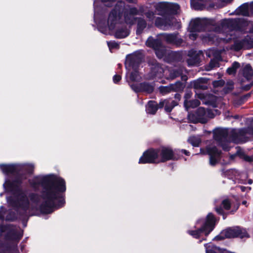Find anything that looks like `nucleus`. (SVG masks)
<instances>
[{"label": "nucleus", "mask_w": 253, "mask_h": 253, "mask_svg": "<svg viewBox=\"0 0 253 253\" xmlns=\"http://www.w3.org/2000/svg\"><path fill=\"white\" fill-rule=\"evenodd\" d=\"M30 183L34 189L42 186V198L35 194L27 197L25 193L18 191L13 198H7V202L21 213L38 210L49 213L52 211L53 208L63 205L64 200L61 193L65 191L66 185L62 178L53 174L40 175L30 180Z\"/></svg>", "instance_id": "nucleus-1"}, {"label": "nucleus", "mask_w": 253, "mask_h": 253, "mask_svg": "<svg viewBox=\"0 0 253 253\" xmlns=\"http://www.w3.org/2000/svg\"><path fill=\"white\" fill-rule=\"evenodd\" d=\"M97 0L94 1V21L97 25L98 30L101 33L107 35L115 32V36L117 38H124L129 35V32L125 27H121V17L124 14V19L126 23L132 24L135 21L134 15L137 13L135 8H130L126 5L124 3L118 0L114 8L110 13L107 24L102 15L97 12L96 7Z\"/></svg>", "instance_id": "nucleus-2"}, {"label": "nucleus", "mask_w": 253, "mask_h": 253, "mask_svg": "<svg viewBox=\"0 0 253 253\" xmlns=\"http://www.w3.org/2000/svg\"><path fill=\"white\" fill-rule=\"evenodd\" d=\"M250 129H242L239 130L233 129L228 131L225 129H217L214 131V138L221 146L224 150H228V137L236 143H239L243 141L244 136L247 133H253Z\"/></svg>", "instance_id": "nucleus-3"}, {"label": "nucleus", "mask_w": 253, "mask_h": 253, "mask_svg": "<svg viewBox=\"0 0 253 253\" xmlns=\"http://www.w3.org/2000/svg\"><path fill=\"white\" fill-rule=\"evenodd\" d=\"M241 21L238 19H224L222 21L221 23L222 33H219L217 36L218 39L216 38L217 34L216 32H211L210 33L207 34V36H205L203 38V41L205 42H215L214 39L216 38V40L217 42L223 41L224 42H228L231 38V34H230L229 37H226V38H223L222 36L224 34H226L229 32H231L232 30L238 28L239 25Z\"/></svg>", "instance_id": "nucleus-4"}, {"label": "nucleus", "mask_w": 253, "mask_h": 253, "mask_svg": "<svg viewBox=\"0 0 253 253\" xmlns=\"http://www.w3.org/2000/svg\"><path fill=\"white\" fill-rule=\"evenodd\" d=\"M160 39H153L149 38L146 42L148 46L153 48L156 51V54L159 58H162L164 52L162 50V41H165L168 43L179 45L182 42L181 39L176 34H162L160 35Z\"/></svg>", "instance_id": "nucleus-5"}, {"label": "nucleus", "mask_w": 253, "mask_h": 253, "mask_svg": "<svg viewBox=\"0 0 253 253\" xmlns=\"http://www.w3.org/2000/svg\"><path fill=\"white\" fill-rule=\"evenodd\" d=\"M140 63V58L136 54H131L126 57L125 63L127 70L126 77L129 79L128 82L130 86L131 84L138 86V85L132 84V83L138 82L141 80V76L137 71L138 65Z\"/></svg>", "instance_id": "nucleus-6"}, {"label": "nucleus", "mask_w": 253, "mask_h": 253, "mask_svg": "<svg viewBox=\"0 0 253 253\" xmlns=\"http://www.w3.org/2000/svg\"><path fill=\"white\" fill-rule=\"evenodd\" d=\"M215 219L211 213H209L205 220L199 219L197 221L195 230H190L188 233L194 238H198L202 233L208 235L213 229Z\"/></svg>", "instance_id": "nucleus-7"}, {"label": "nucleus", "mask_w": 253, "mask_h": 253, "mask_svg": "<svg viewBox=\"0 0 253 253\" xmlns=\"http://www.w3.org/2000/svg\"><path fill=\"white\" fill-rule=\"evenodd\" d=\"M177 105V102L171 100H165L160 102L159 106L157 103L153 101H150L146 106V112L148 114H154L158 108L165 107L167 112H170L172 108Z\"/></svg>", "instance_id": "nucleus-8"}, {"label": "nucleus", "mask_w": 253, "mask_h": 253, "mask_svg": "<svg viewBox=\"0 0 253 253\" xmlns=\"http://www.w3.org/2000/svg\"><path fill=\"white\" fill-rule=\"evenodd\" d=\"M248 234L246 230L238 226L232 228H229L223 230L220 235L215 237L216 240L223 239L225 238H231L235 237H240L243 238L248 237Z\"/></svg>", "instance_id": "nucleus-9"}, {"label": "nucleus", "mask_w": 253, "mask_h": 253, "mask_svg": "<svg viewBox=\"0 0 253 253\" xmlns=\"http://www.w3.org/2000/svg\"><path fill=\"white\" fill-rule=\"evenodd\" d=\"M34 169V166L32 164H28L24 165L20 164H11L5 165L0 164V169L2 173L5 175L13 174L15 172L24 169L28 172L31 173Z\"/></svg>", "instance_id": "nucleus-10"}, {"label": "nucleus", "mask_w": 253, "mask_h": 253, "mask_svg": "<svg viewBox=\"0 0 253 253\" xmlns=\"http://www.w3.org/2000/svg\"><path fill=\"white\" fill-rule=\"evenodd\" d=\"M160 162L158 149H151L145 151L139 160V164L158 163Z\"/></svg>", "instance_id": "nucleus-11"}, {"label": "nucleus", "mask_w": 253, "mask_h": 253, "mask_svg": "<svg viewBox=\"0 0 253 253\" xmlns=\"http://www.w3.org/2000/svg\"><path fill=\"white\" fill-rule=\"evenodd\" d=\"M156 8L158 14L163 15L169 12L178 13L179 6L176 3L160 2L157 4Z\"/></svg>", "instance_id": "nucleus-12"}, {"label": "nucleus", "mask_w": 253, "mask_h": 253, "mask_svg": "<svg viewBox=\"0 0 253 253\" xmlns=\"http://www.w3.org/2000/svg\"><path fill=\"white\" fill-rule=\"evenodd\" d=\"M160 162L174 159L172 150L169 147H162L158 149Z\"/></svg>", "instance_id": "nucleus-13"}, {"label": "nucleus", "mask_w": 253, "mask_h": 253, "mask_svg": "<svg viewBox=\"0 0 253 253\" xmlns=\"http://www.w3.org/2000/svg\"><path fill=\"white\" fill-rule=\"evenodd\" d=\"M22 179L19 178L14 180H11L8 178H5V183L3 184V187L6 191H14L18 190L19 185L21 183Z\"/></svg>", "instance_id": "nucleus-14"}, {"label": "nucleus", "mask_w": 253, "mask_h": 253, "mask_svg": "<svg viewBox=\"0 0 253 253\" xmlns=\"http://www.w3.org/2000/svg\"><path fill=\"white\" fill-rule=\"evenodd\" d=\"M207 151L210 155V163L212 166L215 165L219 159L220 151L215 147L210 146L207 148Z\"/></svg>", "instance_id": "nucleus-15"}, {"label": "nucleus", "mask_w": 253, "mask_h": 253, "mask_svg": "<svg viewBox=\"0 0 253 253\" xmlns=\"http://www.w3.org/2000/svg\"><path fill=\"white\" fill-rule=\"evenodd\" d=\"M202 26V21L199 19H196L193 21H192L190 24L189 29L190 30L191 34L189 35V38L194 40L196 39L197 37V34H195L194 32L196 31H200L201 30Z\"/></svg>", "instance_id": "nucleus-16"}, {"label": "nucleus", "mask_w": 253, "mask_h": 253, "mask_svg": "<svg viewBox=\"0 0 253 253\" xmlns=\"http://www.w3.org/2000/svg\"><path fill=\"white\" fill-rule=\"evenodd\" d=\"M131 87L136 92L146 91L149 93L152 92L154 88L153 85L145 83L140 84L138 86L131 84Z\"/></svg>", "instance_id": "nucleus-17"}, {"label": "nucleus", "mask_w": 253, "mask_h": 253, "mask_svg": "<svg viewBox=\"0 0 253 253\" xmlns=\"http://www.w3.org/2000/svg\"><path fill=\"white\" fill-rule=\"evenodd\" d=\"M196 122H200L202 123H205L207 121L208 112L203 108H199L197 110L196 114Z\"/></svg>", "instance_id": "nucleus-18"}, {"label": "nucleus", "mask_w": 253, "mask_h": 253, "mask_svg": "<svg viewBox=\"0 0 253 253\" xmlns=\"http://www.w3.org/2000/svg\"><path fill=\"white\" fill-rule=\"evenodd\" d=\"M173 19L158 18L156 20V25L161 28L166 29L171 25Z\"/></svg>", "instance_id": "nucleus-19"}, {"label": "nucleus", "mask_w": 253, "mask_h": 253, "mask_svg": "<svg viewBox=\"0 0 253 253\" xmlns=\"http://www.w3.org/2000/svg\"><path fill=\"white\" fill-rule=\"evenodd\" d=\"M250 5L244 4L240 6L236 10V13L237 14L242 15L244 16L250 15Z\"/></svg>", "instance_id": "nucleus-20"}, {"label": "nucleus", "mask_w": 253, "mask_h": 253, "mask_svg": "<svg viewBox=\"0 0 253 253\" xmlns=\"http://www.w3.org/2000/svg\"><path fill=\"white\" fill-rule=\"evenodd\" d=\"M243 74L244 76L248 80H250L253 75V70L250 65L247 64L245 65L243 69Z\"/></svg>", "instance_id": "nucleus-21"}, {"label": "nucleus", "mask_w": 253, "mask_h": 253, "mask_svg": "<svg viewBox=\"0 0 253 253\" xmlns=\"http://www.w3.org/2000/svg\"><path fill=\"white\" fill-rule=\"evenodd\" d=\"M206 253H221V250L218 248L214 246L211 243L205 245Z\"/></svg>", "instance_id": "nucleus-22"}, {"label": "nucleus", "mask_w": 253, "mask_h": 253, "mask_svg": "<svg viewBox=\"0 0 253 253\" xmlns=\"http://www.w3.org/2000/svg\"><path fill=\"white\" fill-rule=\"evenodd\" d=\"M246 42L243 41H236L234 45L233 46L232 48L235 50H239L242 48L244 47L245 46Z\"/></svg>", "instance_id": "nucleus-23"}, {"label": "nucleus", "mask_w": 253, "mask_h": 253, "mask_svg": "<svg viewBox=\"0 0 253 253\" xmlns=\"http://www.w3.org/2000/svg\"><path fill=\"white\" fill-rule=\"evenodd\" d=\"M188 141L190 143H191L193 146L197 147L199 146L201 142V140L199 137L196 136H191L188 139Z\"/></svg>", "instance_id": "nucleus-24"}, {"label": "nucleus", "mask_w": 253, "mask_h": 253, "mask_svg": "<svg viewBox=\"0 0 253 253\" xmlns=\"http://www.w3.org/2000/svg\"><path fill=\"white\" fill-rule=\"evenodd\" d=\"M239 67V64L238 62H235L233 63L232 66L228 68L227 70V72L229 75L233 74L235 73L236 70Z\"/></svg>", "instance_id": "nucleus-25"}, {"label": "nucleus", "mask_w": 253, "mask_h": 253, "mask_svg": "<svg viewBox=\"0 0 253 253\" xmlns=\"http://www.w3.org/2000/svg\"><path fill=\"white\" fill-rule=\"evenodd\" d=\"M146 22L144 20L141 19L139 20L137 25V33H140L146 27Z\"/></svg>", "instance_id": "nucleus-26"}, {"label": "nucleus", "mask_w": 253, "mask_h": 253, "mask_svg": "<svg viewBox=\"0 0 253 253\" xmlns=\"http://www.w3.org/2000/svg\"><path fill=\"white\" fill-rule=\"evenodd\" d=\"M107 44L111 51L113 49L119 48L118 43L115 42H107Z\"/></svg>", "instance_id": "nucleus-27"}, {"label": "nucleus", "mask_w": 253, "mask_h": 253, "mask_svg": "<svg viewBox=\"0 0 253 253\" xmlns=\"http://www.w3.org/2000/svg\"><path fill=\"white\" fill-rule=\"evenodd\" d=\"M199 101L197 100H194L193 101H188V105H189L187 108H186V109L190 107H195L198 106L199 105Z\"/></svg>", "instance_id": "nucleus-28"}, {"label": "nucleus", "mask_w": 253, "mask_h": 253, "mask_svg": "<svg viewBox=\"0 0 253 253\" xmlns=\"http://www.w3.org/2000/svg\"><path fill=\"white\" fill-rule=\"evenodd\" d=\"M173 89L171 86H162L160 88V92L163 94L170 91Z\"/></svg>", "instance_id": "nucleus-29"}, {"label": "nucleus", "mask_w": 253, "mask_h": 253, "mask_svg": "<svg viewBox=\"0 0 253 253\" xmlns=\"http://www.w3.org/2000/svg\"><path fill=\"white\" fill-rule=\"evenodd\" d=\"M222 204L224 209L226 210H229L230 208V203L227 199L224 200L222 201Z\"/></svg>", "instance_id": "nucleus-30"}, {"label": "nucleus", "mask_w": 253, "mask_h": 253, "mask_svg": "<svg viewBox=\"0 0 253 253\" xmlns=\"http://www.w3.org/2000/svg\"><path fill=\"white\" fill-rule=\"evenodd\" d=\"M116 0H101L102 2L107 6H111Z\"/></svg>", "instance_id": "nucleus-31"}, {"label": "nucleus", "mask_w": 253, "mask_h": 253, "mask_svg": "<svg viewBox=\"0 0 253 253\" xmlns=\"http://www.w3.org/2000/svg\"><path fill=\"white\" fill-rule=\"evenodd\" d=\"M191 93H187L185 96L184 106L185 108H187L189 105H188V99L191 97Z\"/></svg>", "instance_id": "nucleus-32"}, {"label": "nucleus", "mask_w": 253, "mask_h": 253, "mask_svg": "<svg viewBox=\"0 0 253 253\" xmlns=\"http://www.w3.org/2000/svg\"><path fill=\"white\" fill-rule=\"evenodd\" d=\"M193 86L195 88H204V85L200 84L199 81H195L193 83Z\"/></svg>", "instance_id": "nucleus-33"}, {"label": "nucleus", "mask_w": 253, "mask_h": 253, "mask_svg": "<svg viewBox=\"0 0 253 253\" xmlns=\"http://www.w3.org/2000/svg\"><path fill=\"white\" fill-rule=\"evenodd\" d=\"M121 79V77L120 75H116L113 77V82L115 83H118Z\"/></svg>", "instance_id": "nucleus-34"}, {"label": "nucleus", "mask_w": 253, "mask_h": 253, "mask_svg": "<svg viewBox=\"0 0 253 253\" xmlns=\"http://www.w3.org/2000/svg\"><path fill=\"white\" fill-rule=\"evenodd\" d=\"M216 62L215 61L211 60L210 63V68L208 70H211L216 66Z\"/></svg>", "instance_id": "nucleus-35"}, {"label": "nucleus", "mask_w": 253, "mask_h": 253, "mask_svg": "<svg viewBox=\"0 0 253 253\" xmlns=\"http://www.w3.org/2000/svg\"><path fill=\"white\" fill-rule=\"evenodd\" d=\"M154 15L152 12H149L146 13L147 17L151 20H153Z\"/></svg>", "instance_id": "nucleus-36"}, {"label": "nucleus", "mask_w": 253, "mask_h": 253, "mask_svg": "<svg viewBox=\"0 0 253 253\" xmlns=\"http://www.w3.org/2000/svg\"><path fill=\"white\" fill-rule=\"evenodd\" d=\"M171 77L172 78H175V77L179 76L181 74V72H178V71H174L173 74L171 73Z\"/></svg>", "instance_id": "nucleus-37"}, {"label": "nucleus", "mask_w": 253, "mask_h": 253, "mask_svg": "<svg viewBox=\"0 0 253 253\" xmlns=\"http://www.w3.org/2000/svg\"><path fill=\"white\" fill-rule=\"evenodd\" d=\"M216 211L219 213V214H222V210L221 208H216Z\"/></svg>", "instance_id": "nucleus-38"}, {"label": "nucleus", "mask_w": 253, "mask_h": 253, "mask_svg": "<svg viewBox=\"0 0 253 253\" xmlns=\"http://www.w3.org/2000/svg\"><path fill=\"white\" fill-rule=\"evenodd\" d=\"M240 188H241V190H242V191H245L246 190V189L247 188H246V187H244V186H241V187H240ZM248 188L249 189V190H250V189H251V188H250V187H249V188Z\"/></svg>", "instance_id": "nucleus-39"}, {"label": "nucleus", "mask_w": 253, "mask_h": 253, "mask_svg": "<svg viewBox=\"0 0 253 253\" xmlns=\"http://www.w3.org/2000/svg\"><path fill=\"white\" fill-rule=\"evenodd\" d=\"M182 152H183V153H184L186 155H189V152L185 150H182Z\"/></svg>", "instance_id": "nucleus-40"}, {"label": "nucleus", "mask_w": 253, "mask_h": 253, "mask_svg": "<svg viewBox=\"0 0 253 253\" xmlns=\"http://www.w3.org/2000/svg\"><path fill=\"white\" fill-rule=\"evenodd\" d=\"M250 11L253 13V2L250 5Z\"/></svg>", "instance_id": "nucleus-41"}, {"label": "nucleus", "mask_w": 253, "mask_h": 253, "mask_svg": "<svg viewBox=\"0 0 253 253\" xmlns=\"http://www.w3.org/2000/svg\"><path fill=\"white\" fill-rule=\"evenodd\" d=\"M246 24H247V25L248 26H250V23H247V22H244L243 23V24H242V25H243V26H245V25H246Z\"/></svg>", "instance_id": "nucleus-42"}, {"label": "nucleus", "mask_w": 253, "mask_h": 253, "mask_svg": "<svg viewBox=\"0 0 253 253\" xmlns=\"http://www.w3.org/2000/svg\"><path fill=\"white\" fill-rule=\"evenodd\" d=\"M241 153L240 152V151H239L238 150H237V152H236V154L237 155H241Z\"/></svg>", "instance_id": "nucleus-43"}, {"label": "nucleus", "mask_w": 253, "mask_h": 253, "mask_svg": "<svg viewBox=\"0 0 253 253\" xmlns=\"http://www.w3.org/2000/svg\"><path fill=\"white\" fill-rule=\"evenodd\" d=\"M246 160H248V161H252L253 160V158H249V157H247L246 158Z\"/></svg>", "instance_id": "nucleus-44"}, {"label": "nucleus", "mask_w": 253, "mask_h": 253, "mask_svg": "<svg viewBox=\"0 0 253 253\" xmlns=\"http://www.w3.org/2000/svg\"><path fill=\"white\" fill-rule=\"evenodd\" d=\"M196 0H191V5H193L194 3L196 2Z\"/></svg>", "instance_id": "nucleus-45"}, {"label": "nucleus", "mask_w": 253, "mask_h": 253, "mask_svg": "<svg viewBox=\"0 0 253 253\" xmlns=\"http://www.w3.org/2000/svg\"><path fill=\"white\" fill-rule=\"evenodd\" d=\"M253 181L251 179H249L248 180V183L250 184H251L252 183Z\"/></svg>", "instance_id": "nucleus-46"}, {"label": "nucleus", "mask_w": 253, "mask_h": 253, "mask_svg": "<svg viewBox=\"0 0 253 253\" xmlns=\"http://www.w3.org/2000/svg\"><path fill=\"white\" fill-rule=\"evenodd\" d=\"M232 88H233V84H231L229 89L231 90V89H232Z\"/></svg>", "instance_id": "nucleus-47"}, {"label": "nucleus", "mask_w": 253, "mask_h": 253, "mask_svg": "<svg viewBox=\"0 0 253 253\" xmlns=\"http://www.w3.org/2000/svg\"><path fill=\"white\" fill-rule=\"evenodd\" d=\"M242 203H243V204L245 205L246 204V202L243 201Z\"/></svg>", "instance_id": "nucleus-48"}, {"label": "nucleus", "mask_w": 253, "mask_h": 253, "mask_svg": "<svg viewBox=\"0 0 253 253\" xmlns=\"http://www.w3.org/2000/svg\"><path fill=\"white\" fill-rule=\"evenodd\" d=\"M162 70V69L161 68H159V70L160 72H161Z\"/></svg>", "instance_id": "nucleus-49"}, {"label": "nucleus", "mask_w": 253, "mask_h": 253, "mask_svg": "<svg viewBox=\"0 0 253 253\" xmlns=\"http://www.w3.org/2000/svg\"><path fill=\"white\" fill-rule=\"evenodd\" d=\"M251 32L252 33H253V28L252 29V30H251Z\"/></svg>", "instance_id": "nucleus-50"}, {"label": "nucleus", "mask_w": 253, "mask_h": 253, "mask_svg": "<svg viewBox=\"0 0 253 253\" xmlns=\"http://www.w3.org/2000/svg\"><path fill=\"white\" fill-rule=\"evenodd\" d=\"M252 124V125H253V120Z\"/></svg>", "instance_id": "nucleus-51"}, {"label": "nucleus", "mask_w": 253, "mask_h": 253, "mask_svg": "<svg viewBox=\"0 0 253 253\" xmlns=\"http://www.w3.org/2000/svg\"><path fill=\"white\" fill-rule=\"evenodd\" d=\"M190 117H191V115H189V118H190Z\"/></svg>", "instance_id": "nucleus-52"}]
</instances>
